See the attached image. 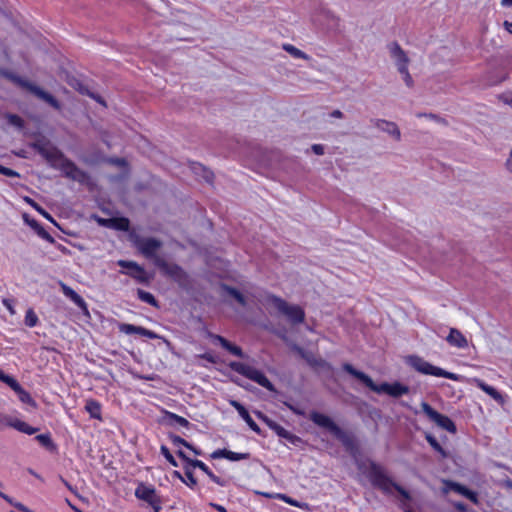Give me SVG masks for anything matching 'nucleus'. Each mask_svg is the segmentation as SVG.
<instances>
[{"mask_svg": "<svg viewBox=\"0 0 512 512\" xmlns=\"http://www.w3.org/2000/svg\"><path fill=\"white\" fill-rule=\"evenodd\" d=\"M193 170L195 171V173H198L199 170H202L203 171V178L206 182H209L211 183L213 178H214V174L212 171L206 169L202 164L200 163H194L193 165Z\"/></svg>", "mask_w": 512, "mask_h": 512, "instance_id": "nucleus-42", "label": "nucleus"}, {"mask_svg": "<svg viewBox=\"0 0 512 512\" xmlns=\"http://www.w3.org/2000/svg\"><path fill=\"white\" fill-rule=\"evenodd\" d=\"M134 245L145 258L152 260L155 266L157 259H163L158 255V251L163 246V243L157 238L137 237L134 241Z\"/></svg>", "mask_w": 512, "mask_h": 512, "instance_id": "nucleus-9", "label": "nucleus"}, {"mask_svg": "<svg viewBox=\"0 0 512 512\" xmlns=\"http://www.w3.org/2000/svg\"><path fill=\"white\" fill-rule=\"evenodd\" d=\"M177 455H178V457H180L183 461H185V462L187 463V466H191V461H194V460H195V459H191V458H189V457L186 455V453H185L183 450H181V449H179V450L177 451Z\"/></svg>", "mask_w": 512, "mask_h": 512, "instance_id": "nucleus-57", "label": "nucleus"}, {"mask_svg": "<svg viewBox=\"0 0 512 512\" xmlns=\"http://www.w3.org/2000/svg\"><path fill=\"white\" fill-rule=\"evenodd\" d=\"M506 169L512 173V149L510 150L509 156L505 163Z\"/></svg>", "mask_w": 512, "mask_h": 512, "instance_id": "nucleus-62", "label": "nucleus"}, {"mask_svg": "<svg viewBox=\"0 0 512 512\" xmlns=\"http://www.w3.org/2000/svg\"><path fill=\"white\" fill-rule=\"evenodd\" d=\"M118 329H119L120 332L125 333L127 335L138 334V335L147 337L149 339H160L161 338L154 331L146 329V328H144L142 326H136V325H133V324L120 323L118 325Z\"/></svg>", "mask_w": 512, "mask_h": 512, "instance_id": "nucleus-16", "label": "nucleus"}, {"mask_svg": "<svg viewBox=\"0 0 512 512\" xmlns=\"http://www.w3.org/2000/svg\"><path fill=\"white\" fill-rule=\"evenodd\" d=\"M283 49L294 58L305 59V60L309 59V56L305 52H303L302 50L298 49L297 47H295L291 44H284Z\"/></svg>", "mask_w": 512, "mask_h": 512, "instance_id": "nucleus-40", "label": "nucleus"}, {"mask_svg": "<svg viewBox=\"0 0 512 512\" xmlns=\"http://www.w3.org/2000/svg\"><path fill=\"white\" fill-rule=\"evenodd\" d=\"M35 439L39 442V444L45 447L49 451H53L56 449V445L54 444L49 433L39 434L35 437Z\"/></svg>", "mask_w": 512, "mask_h": 512, "instance_id": "nucleus-35", "label": "nucleus"}, {"mask_svg": "<svg viewBox=\"0 0 512 512\" xmlns=\"http://www.w3.org/2000/svg\"><path fill=\"white\" fill-rule=\"evenodd\" d=\"M168 437H169L170 441L172 442V444L175 446L182 445L186 448H192V445L189 442H187L185 439H183L182 437H180L178 435L170 433L168 435Z\"/></svg>", "mask_w": 512, "mask_h": 512, "instance_id": "nucleus-47", "label": "nucleus"}, {"mask_svg": "<svg viewBox=\"0 0 512 512\" xmlns=\"http://www.w3.org/2000/svg\"><path fill=\"white\" fill-rule=\"evenodd\" d=\"M219 288L223 293H226L230 297H232L237 303H239L242 307L247 306L246 297L235 287H232L226 283H220Z\"/></svg>", "mask_w": 512, "mask_h": 512, "instance_id": "nucleus-25", "label": "nucleus"}, {"mask_svg": "<svg viewBox=\"0 0 512 512\" xmlns=\"http://www.w3.org/2000/svg\"><path fill=\"white\" fill-rule=\"evenodd\" d=\"M117 265L121 268L127 269L125 273L135 279L137 282L145 285L150 283L151 276H149L145 269L138 263L129 260H119Z\"/></svg>", "mask_w": 512, "mask_h": 512, "instance_id": "nucleus-13", "label": "nucleus"}, {"mask_svg": "<svg viewBox=\"0 0 512 512\" xmlns=\"http://www.w3.org/2000/svg\"><path fill=\"white\" fill-rule=\"evenodd\" d=\"M258 419L264 422L271 430H273L279 437L285 435L286 429L278 424L276 421L269 418L266 414L261 411L255 412Z\"/></svg>", "mask_w": 512, "mask_h": 512, "instance_id": "nucleus-28", "label": "nucleus"}, {"mask_svg": "<svg viewBox=\"0 0 512 512\" xmlns=\"http://www.w3.org/2000/svg\"><path fill=\"white\" fill-rule=\"evenodd\" d=\"M59 285H60L61 291L67 298H69L82 311L88 313L87 303L76 291H74L71 287L66 285L64 282H59Z\"/></svg>", "mask_w": 512, "mask_h": 512, "instance_id": "nucleus-19", "label": "nucleus"}, {"mask_svg": "<svg viewBox=\"0 0 512 512\" xmlns=\"http://www.w3.org/2000/svg\"><path fill=\"white\" fill-rule=\"evenodd\" d=\"M453 506L459 512H468V506L464 502H454Z\"/></svg>", "mask_w": 512, "mask_h": 512, "instance_id": "nucleus-58", "label": "nucleus"}, {"mask_svg": "<svg viewBox=\"0 0 512 512\" xmlns=\"http://www.w3.org/2000/svg\"><path fill=\"white\" fill-rule=\"evenodd\" d=\"M209 336H210L213 340L217 341V342L222 346V348H225V347H226V345H227V344H228V342H229L226 338H224V337H222V336H220V335H216V334H212V333H210V334H209Z\"/></svg>", "mask_w": 512, "mask_h": 512, "instance_id": "nucleus-54", "label": "nucleus"}, {"mask_svg": "<svg viewBox=\"0 0 512 512\" xmlns=\"http://www.w3.org/2000/svg\"><path fill=\"white\" fill-rule=\"evenodd\" d=\"M342 369L377 394H387L393 398H400L410 392L409 386L404 385L399 381H395L393 383L383 382L381 384H376L369 375L360 370H357L350 363H343Z\"/></svg>", "mask_w": 512, "mask_h": 512, "instance_id": "nucleus-2", "label": "nucleus"}, {"mask_svg": "<svg viewBox=\"0 0 512 512\" xmlns=\"http://www.w3.org/2000/svg\"><path fill=\"white\" fill-rule=\"evenodd\" d=\"M25 325L28 327H35L38 323V316L33 311V309H28L26 311L25 319H24Z\"/></svg>", "mask_w": 512, "mask_h": 512, "instance_id": "nucleus-44", "label": "nucleus"}, {"mask_svg": "<svg viewBox=\"0 0 512 512\" xmlns=\"http://www.w3.org/2000/svg\"><path fill=\"white\" fill-rule=\"evenodd\" d=\"M212 459H221L225 458L230 461H240V460H246L251 457L250 453H237L233 452L227 449H217L213 451L210 455Z\"/></svg>", "mask_w": 512, "mask_h": 512, "instance_id": "nucleus-20", "label": "nucleus"}, {"mask_svg": "<svg viewBox=\"0 0 512 512\" xmlns=\"http://www.w3.org/2000/svg\"><path fill=\"white\" fill-rule=\"evenodd\" d=\"M70 85L77 90L80 94L89 96L90 98L96 100L97 102L105 105L104 100L101 96L91 92L88 87L83 84L80 80L74 79L72 82H70Z\"/></svg>", "mask_w": 512, "mask_h": 512, "instance_id": "nucleus-29", "label": "nucleus"}, {"mask_svg": "<svg viewBox=\"0 0 512 512\" xmlns=\"http://www.w3.org/2000/svg\"><path fill=\"white\" fill-rule=\"evenodd\" d=\"M0 174L7 176V177H17V178L21 177V175L17 171H15L11 168L5 167L1 164H0Z\"/></svg>", "mask_w": 512, "mask_h": 512, "instance_id": "nucleus-50", "label": "nucleus"}, {"mask_svg": "<svg viewBox=\"0 0 512 512\" xmlns=\"http://www.w3.org/2000/svg\"><path fill=\"white\" fill-rule=\"evenodd\" d=\"M285 405L296 415H304V412L298 408H296L295 406L285 402Z\"/></svg>", "mask_w": 512, "mask_h": 512, "instance_id": "nucleus-64", "label": "nucleus"}, {"mask_svg": "<svg viewBox=\"0 0 512 512\" xmlns=\"http://www.w3.org/2000/svg\"><path fill=\"white\" fill-rule=\"evenodd\" d=\"M224 349L227 350L232 355L237 356L239 358L247 357V355L243 352L241 347L231 343L230 341L228 342V344L226 345V347Z\"/></svg>", "mask_w": 512, "mask_h": 512, "instance_id": "nucleus-43", "label": "nucleus"}, {"mask_svg": "<svg viewBox=\"0 0 512 512\" xmlns=\"http://www.w3.org/2000/svg\"><path fill=\"white\" fill-rule=\"evenodd\" d=\"M0 497L3 500H5L8 504H10L11 506L15 507L16 509H18L21 512H33L31 509H29L28 507H26L22 503L15 501L12 497H10L9 495H7V494H5V493H3L1 491H0Z\"/></svg>", "mask_w": 512, "mask_h": 512, "instance_id": "nucleus-39", "label": "nucleus"}, {"mask_svg": "<svg viewBox=\"0 0 512 512\" xmlns=\"http://www.w3.org/2000/svg\"><path fill=\"white\" fill-rule=\"evenodd\" d=\"M6 77L17 83L19 86L27 89L31 93H33L39 99L48 103L51 107L56 110L61 109V103L49 92L43 90L41 87L22 79L21 77L14 75L12 73H6Z\"/></svg>", "mask_w": 512, "mask_h": 512, "instance_id": "nucleus-8", "label": "nucleus"}, {"mask_svg": "<svg viewBox=\"0 0 512 512\" xmlns=\"http://www.w3.org/2000/svg\"><path fill=\"white\" fill-rule=\"evenodd\" d=\"M165 420L170 426L179 425L185 428H189L191 426V423L186 418L169 411L165 412Z\"/></svg>", "mask_w": 512, "mask_h": 512, "instance_id": "nucleus-30", "label": "nucleus"}, {"mask_svg": "<svg viewBox=\"0 0 512 512\" xmlns=\"http://www.w3.org/2000/svg\"><path fill=\"white\" fill-rule=\"evenodd\" d=\"M367 477L374 488L381 490L386 495H391L394 485H397V483L386 474L385 469L375 461L369 462Z\"/></svg>", "mask_w": 512, "mask_h": 512, "instance_id": "nucleus-5", "label": "nucleus"}, {"mask_svg": "<svg viewBox=\"0 0 512 512\" xmlns=\"http://www.w3.org/2000/svg\"><path fill=\"white\" fill-rule=\"evenodd\" d=\"M280 438L285 439L288 443L294 446H299L303 443V440L299 436L289 432L288 430H286L285 435H281Z\"/></svg>", "mask_w": 512, "mask_h": 512, "instance_id": "nucleus-45", "label": "nucleus"}, {"mask_svg": "<svg viewBox=\"0 0 512 512\" xmlns=\"http://www.w3.org/2000/svg\"><path fill=\"white\" fill-rule=\"evenodd\" d=\"M2 304L13 314L14 313V310H13V307H12V300L10 299H7V298H4L2 300Z\"/></svg>", "mask_w": 512, "mask_h": 512, "instance_id": "nucleus-63", "label": "nucleus"}, {"mask_svg": "<svg viewBox=\"0 0 512 512\" xmlns=\"http://www.w3.org/2000/svg\"><path fill=\"white\" fill-rule=\"evenodd\" d=\"M0 497L3 500H5L8 504H10L11 506L15 507L16 509H18L21 512H33L31 509H29L28 507H26L22 503L15 501L12 497H10L9 495H7V494H5V493H3L1 491H0Z\"/></svg>", "mask_w": 512, "mask_h": 512, "instance_id": "nucleus-38", "label": "nucleus"}, {"mask_svg": "<svg viewBox=\"0 0 512 512\" xmlns=\"http://www.w3.org/2000/svg\"><path fill=\"white\" fill-rule=\"evenodd\" d=\"M6 423H7L8 427L14 428L17 431H19L21 433H25L27 435H33L39 431V428L32 427L29 424H27L26 422H24L18 418L7 417Z\"/></svg>", "mask_w": 512, "mask_h": 512, "instance_id": "nucleus-22", "label": "nucleus"}, {"mask_svg": "<svg viewBox=\"0 0 512 512\" xmlns=\"http://www.w3.org/2000/svg\"><path fill=\"white\" fill-rule=\"evenodd\" d=\"M446 341L454 347L457 348H466L468 346V341L466 337L462 334V332L456 328H451L448 336L446 337Z\"/></svg>", "mask_w": 512, "mask_h": 512, "instance_id": "nucleus-23", "label": "nucleus"}, {"mask_svg": "<svg viewBox=\"0 0 512 512\" xmlns=\"http://www.w3.org/2000/svg\"><path fill=\"white\" fill-rule=\"evenodd\" d=\"M311 150L313 151V153H315L316 155H323L324 154V146L321 145V144H313L311 146Z\"/></svg>", "mask_w": 512, "mask_h": 512, "instance_id": "nucleus-59", "label": "nucleus"}, {"mask_svg": "<svg viewBox=\"0 0 512 512\" xmlns=\"http://www.w3.org/2000/svg\"><path fill=\"white\" fill-rule=\"evenodd\" d=\"M8 121L10 124L14 125V126H17L19 128H22L24 126V121L23 119L16 115V114H9L8 115Z\"/></svg>", "mask_w": 512, "mask_h": 512, "instance_id": "nucleus-51", "label": "nucleus"}, {"mask_svg": "<svg viewBox=\"0 0 512 512\" xmlns=\"http://www.w3.org/2000/svg\"><path fill=\"white\" fill-rule=\"evenodd\" d=\"M444 484H445V492L454 491V492L464 496L465 498L469 499L474 504H478L477 492L469 489L465 485H462L458 482H454L451 480L444 481Z\"/></svg>", "mask_w": 512, "mask_h": 512, "instance_id": "nucleus-15", "label": "nucleus"}, {"mask_svg": "<svg viewBox=\"0 0 512 512\" xmlns=\"http://www.w3.org/2000/svg\"><path fill=\"white\" fill-rule=\"evenodd\" d=\"M478 387L482 391H484L486 394H488L490 397H492L498 403H500V404L504 403V398H503L502 394L493 386H490L483 381H479Z\"/></svg>", "mask_w": 512, "mask_h": 512, "instance_id": "nucleus-32", "label": "nucleus"}, {"mask_svg": "<svg viewBox=\"0 0 512 512\" xmlns=\"http://www.w3.org/2000/svg\"><path fill=\"white\" fill-rule=\"evenodd\" d=\"M59 478L69 491H71L76 496H79L76 489L66 479H64L62 476H59Z\"/></svg>", "mask_w": 512, "mask_h": 512, "instance_id": "nucleus-60", "label": "nucleus"}, {"mask_svg": "<svg viewBox=\"0 0 512 512\" xmlns=\"http://www.w3.org/2000/svg\"><path fill=\"white\" fill-rule=\"evenodd\" d=\"M191 467L193 468H199L204 472L214 483L218 484L219 486H225L226 481L215 475L210 468L201 460L195 459L194 461H191Z\"/></svg>", "mask_w": 512, "mask_h": 512, "instance_id": "nucleus-26", "label": "nucleus"}, {"mask_svg": "<svg viewBox=\"0 0 512 512\" xmlns=\"http://www.w3.org/2000/svg\"><path fill=\"white\" fill-rule=\"evenodd\" d=\"M6 423H7L8 427L14 428L17 431H19L21 433H25L27 435H33L39 431V428L32 427L29 424H27L26 422H24L18 418L7 417Z\"/></svg>", "mask_w": 512, "mask_h": 512, "instance_id": "nucleus-21", "label": "nucleus"}, {"mask_svg": "<svg viewBox=\"0 0 512 512\" xmlns=\"http://www.w3.org/2000/svg\"><path fill=\"white\" fill-rule=\"evenodd\" d=\"M276 498L278 499H281L283 500L284 502L290 504L291 506H294V507H298V508H301V509H305V510H309V505L307 503H303V502H299L289 496H287L286 494H276L275 495Z\"/></svg>", "mask_w": 512, "mask_h": 512, "instance_id": "nucleus-37", "label": "nucleus"}, {"mask_svg": "<svg viewBox=\"0 0 512 512\" xmlns=\"http://www.w3.org/2000/svg\"><path fill=\"white\" fill-rule=\"evenodd\" d=\"M184 473H185V484L189 486L190 488H194L197 485V480L193 475L192 470L188 467H184Z\"/></svg>", "mask_w": 512, "mask_h": 512, "instance_id": "nucleus-46", "label": "nucleus"}, {"mask_svg": "<svg viewBox=\"0 0 512 512\" xmlns=\"http://www.w3.org/2000/svg\"><path fill=\"white\" fill-rule=\"evenodd\" d=\"M267 301L281 314L285 315L292 324H300L305 320V312L298 305H290L284 299L276 295H269Z\"/></svg>", "mask_w": 512, "mask_h": 512, "instance_id": "nucleus-7", "label": "nucleus"}, {"mask_svg": "<svg viewBox=\"0 0 512 512\" xmlns=\"http://www.w3.org/2000/svg\"><path fill=\"white\" fill-rule=\"evenodd\" d=\"M499 100L512 108V92L503 93L498 96Z\"/></svg>", "mask_w": 512, "mask_h": 512, "instance_id": "nucleus-52", "label": "nucleus"}, {"mask_svg": "<svg viewBox=\"0 0 512 512\" xmlns=\"http://www.w3.org/2000/svg\"><path fill=\"white\" fill-rule=\"evenodd\" d=\"M24 201L29 204L31 207H33L38 213H40L43 217H45L46 219H48L49 221L55 223L54 219L52 218V216L43 208L41 207L37 202H35L33 199H31L30 197H25L24 198Z\"/></svg>", "mask_w": 512, "mask_h": 512, "instance_id": "nucleus-41", "label": "nucleus"}, {"mask_svg": "<svg viewBox=\"0 0 512 512\" xmlns=\"http://www.w3.org/2000/svg\"><path fill=\"white\" fill-rule=\"evenodd\" d=\"M370 122L381 131L392 136L396 141L401 140V132L395 122L384 119H371Z\"/></svg>", "mask_w": 512, "mask_h": 512, "instance_id": "nucleus-17", "label": "nucleus"}, {"mask_svg": "<svg viewBox=\"0 0 512 512\" xmlns=\"http://www.w3.org/2000/svg\"><path fill=\"white\" fill-rule=\"evenodd\" d=\"M135 496L146 502L153 509V512L161 511L162 500L152 485L140 483L135 490Z\"/></svg>", "mask_w": 512, "mask_h": 512, "instance_id": "nucleus-11", "label": "nucleus"}, {"mask_svg": "<svg viewBox=\"0 0 512 512\" xmlns=\"http://www.w3.org/2000/svg\"><path fill=\"white\" fill-rule=\"evenodd\" d=\"M198 357L201 358V359H204V360H206V361H208L209 363H212V364H216L217 361H218V358L216 356H214L213 354L209 353V352H205L203 354H200Z\"/></svg>", "mask_w": 512, "mask_h": 512, "instance_id": "nucleus-53", "label": "nucleus"}, {"mask_svg": "<svg viewBox=\"0 0 512 512\" xmlns=\"http://www.w3.org/2000/svg\"><path fill=\"white\" fill-rule=\"evenodd\" d=\"M309 419L317 426L328 430L344 447V449L352 456L359 452V444L356 437L349 432L340 428L329 416L312 411Z\"/></svg>", "mask_w": 512, "mask_h": 512, "instance_id": "nucleus-3", "label": "nucleus"}, {"mask_svg": "<svg viewBox=\"0 0 512 512\" xmlns=\"http://www.w3.org/2000/svg\"><path fill=\"white\" fill-rule=\"evenodd\" d=\"M85 409L90 414L92 418L100 419L101 418V405L95 400H88L86 402Z\"/></svg>", "mask_w": 512, "mask_h": 512, "instance_id": "nucleus-34", "label": "nucleus"}, {"mask_svg": "<svg viewBox=\"0 0 512 512\" xmlns=\"http://www.w3.org/2000/svg\"><path fill=\"white\" fill-rule=\"evenodd\" d=\"M96 220L101 226L114 227L119 230H127L128 226H129V220L127 218H121L119 220V224H117V225H114L115 220L111 219V218L106 219V218L97 217Z\"/></svg>", "mask_w": 512, "mask_h": 512, "instance_id": "nucleus-31", "label": "nucleus"}, {"mask_svg": "<svg viewBox=\"0 0 512 512\" xmlns=\"http://www.w3.org/2000/svg\"><path fill=\"white\" fill-rule=\"evenodd\" d=\"M137 296L141 301H143L153 307H158V301L156 300L154 295L151 294L150 292H147L143 289H137Z\"/></svg>", "mask_w": 512, "mask_h": 512, "instance_id": "nucleus-36", "label": "nucleus"}, {"mask_svg": "<svg viewBox=\"0 0 512 512\" xmlns=\"http://www.w3.org/2000/svg\"><path fill=\"white\" fill-rule=\"evenodd\" d=\"M25 222L35 230L37 235L41 237L42 239L48 241L49 243H54V238L38 223L35 219H29L28 215H24Z\"/></svg>", "mask_w": 512, "mask_h": 512, "instance_id": "nucleus-27", "label": "nucleus"}, {"mask_svg": "<svg viewBox=\"0 0 512 512\" xmlns=\"http://www.w3.org/2000/svg\"><path fill=\"white\" fill-rule=\"evenodd\" d=\"M156 267L159 268L164 275L172 278L176 282L181 283L188 278L187 273L180 265L168 263L165 259H157Z\"/></svg>", "mask_w": 512, "mask_h": 512, "instance_id": "nucleus-14", "label": "nucleus"}, {"mask_svg": "<svg viewBox=\"0 0 512 512\" xmlns=\"http://www.w3.org/2000/svg\"><path fill=\"white\" fill-rule=\"evenodd\" d=\"M30 147L41 155L53 168L60 169L65 177L80 184H89L91 180L89 173L80 169L45 137L37 138L34 142L30 143Z\"/></svg>", "mask_w": 512, "mask_h": 512, "instance_id": "nucleus-1", "label": "nucleus"}, {"mask_svg": "<svg viewBox=\"0 0 512 512\" xmlns=\"http://www.w3.org/2000/svg\"><path fill=\"white\" fill-rule=\"evenodd\" d=\"M408 64L409 63H401V64H397L396 67H397V70L398 72L403 75L405 73H408L409 70H408Z\"/></svg>", "mask_w": 512, "mask_h": 512, "instance_id": "nucleus-61", "label": "nucleus"}, {"mask_svg": "<svg viewBox=\"0 0 512 512\" xmlns=\"http://www.w3.org/2000/svg\"><path fill=\"white\" fill-rule=\"evenodd\" d=\"M406 363L417 372L424 375L444 377L450 380H459V375L446 371L440 367L434 366L418 355H409L406 357Z\"/></svg>", "mask_w": 512, "mask_h": 512, "instance_id": "nucleus-4", "label": "nucleus"}, {"mask_svg": "<svg viewBox=\"0 0 512 512\" xmlns=\"http://www.w3.org/2000/svg\"><path fill=\"white\" fill-rule=\"evenodd\" d=\"M421 409L423 413L434 422L440 428L455 434L457 432V427L455 423L446 415H443L436 411L429 403L423 401L421 403Z\"/></svg>", "mask_w": 512, "mask_h": 512, "instance_id": "nucleus-10", "label": "nucleus"}, {"mask_svg": "<svg viewBox=\"0 0 512 512\" xmlns=\"http://www.w3.org/2000/svg\"><path fill=\"white\" fill-rule=\"evenodd\" d=\"M394 490L397 491L404 500L411 501L412 497L410 492L400 484L397 483V485H394Z\"/></svg>", "mask_w": 512, "mask_h": 512, "instance_id": "nucleus-49", "label": "nucleus"}, {"mask_svg": "<svg viewBox=\"0 0 512 512\" xmlns=\"http://www.w3.org/2000/svg\"><path fill=\"white\" fill-rule=\"evenodd\" d=\"M417 117H426V118H429V119H432V120H435L438 122L444 121L441 117H439L438 115L433 114V113H418Z\"/></svg>", "mask_w": 512, "mask_h": 512, "instance_id": "nucleus-55", "label": "nucleus"}, {"mask_svg": "<svg viewBox=\"0 0 512 512\" xmlns=\"http://www.w3.org/2000/svg\"><path fill=\"white\" fill-rule=\"evenodd\" d=\"M390 56L394 59L395 65L401 63H409L410 60L406 52L402 49L398 42L394 41L388 45Z\"/></svg>", "mask_w": 512, "mask_h": 512, "instance_id": "nucleus-24", "label": "nucleus"}, {"mask_svg": "<svg viewBox=\"0 0 512 512\" xmlns=\"http://www.w3.org/2000/svg\"><path fill=\"white\" fill-rule=\"evenodd\" d=\"M402 78H403L405 84L407 85V87L412 88L414 86V80L409 72L403 74Z\"/></svg>", "mask_w": 512, "mask_h": 512, "instance_id": "nucleus-56", "label": "nucleus"}, {"mask_svg": "<svg viewBox=\"0 0 512 512\" xmlns=\"http://www.w3.org/2000/svg\"><path fill=\"white\" fill-rule=\"evenodd\" d=\"M425 439L430 444V446L438 452L442 458H447L448 452L439 444L437 439L431 433H425Z\"/></svg>", "mask_w": 512, "mask_h": 512, "instance_id": "nucleus-33", "label": "nucleus"}, {"mask_svg": "<svg viewBox=\"0 0 512 512\" xmlns=\"http://www.w3.org/2000/svg\"><path fill=\"white\" fill-rule=\"evenodd\" d=\"M0 381L8 385L18 396V399L23 403L33 408L37 407L36 401L32 398L30 393L26 391L19 382L12 376L5 374L3 371L0 373Z\"/></svg>", "mask_w": 512, "mask_h": 512, "instance_id": "nucleus-12", "label": "nucleus"}, {"mask_svg": "<svg viewBox=\"0 0 512 512\" xmlns=\"http://www.w3.org/2000/svg\"><path fill=\"white\" fill-rule=\"evenodd\" d=\"M161 454L165 457V459L174 467H178V462L174 458V456L171 454L170 450L165 446L162 445L160 448Z\"/></svg>", "mask_w": 512, "mask_h": 512, "instance_id": "nucleus-48", "label": "nucleus"}, {"mask_svg": "<svg viewBox=\"0 0 512 512\" xmlns=\"http://www.w3.org/2000/svg\"><path fill=\"white\" fill-rule=\"evenodd\" d=\"M229 404L238 412L240 417L246 422L251 430H253L258 435H262L261 428L257 425V423L252 419L248 410L237 400H230Z\"/></svg>", "mask_w": 512, "mask_h": 512, "instance_id": "nucleus-18", "label": "nucleus"}, {"mask_svg": "<svg viewBox=\"0 0 512 512\" xmlns=\"http://www.w3.org/2000/svg\"><path fill=\"white\" fill-rule=\"evenodd\" d=\"M228 366L230 367L231 370L256 382L260 386L266 388L268 391H270V392L276 391L274 384L266 377V375L262 371L254 368L252 366H249L245 363L237 362V361H231Z\"/></svg>", "mask_w": 512, "mask_h": 512, "instance_id": "nucleus-6", "label": "nucleus"}]
</instances>
